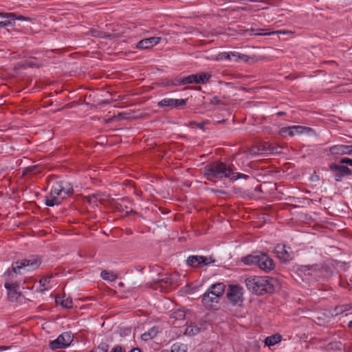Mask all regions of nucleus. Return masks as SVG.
I'll return each instance as SVG.
<instances>
[{
	"mask_svg": "<svg viewBox=\"0 0 352 352\" xmlns=\"http://www.w3.org/2000/svg\"><path fill=\"white\" fill-rule=\"evenodd\" d=\"M220 59L221 60H231L232 58H230V52H223L219 54Z\"/></svg>",
	"mask_w": 352,
	"mask_h": 352,
	"instance_id": "obj_43",
	"label": "nucleus"
},
{
	"mask_svg": "<svg viewBox=\"0 0 352 352\" xmlns=\"http://www.w3.org/2000/svg\"><path fill=\"white\" fill-rule=\"evenodd\" d=\"M188 99H175L166 98L157 102V106L160 108L168 107L170 109H177L179 107L185 106Z\"/></svg>",
	"mask_w": 352,
	"mask_h": 352,
	"instance_id": "obj_8",
	"label": "nucleus"
},
{
	"mask_svg": "<svg viewBox=\"0 0 352 352\" xmlns=\"http://www.w3.org/2000/svg\"><path fill=\"white\" fill-rule=\"evenodd\" d=\"M164 86H179L182 85V78H175L174 79H165L163 82Z\"/></svg>",
	"mask_w": 352,
	"mask_h": 352,
	"instance_id": "obj_32",
	"label": "nucleus"
},
{
	"mask_svg": "<svg viewBox=\"0 0 352 352\" xmlns=\"http://www.w3.org/2000/svg\"><path fill=\"white\" fill-rule=\"evenodd\" d=\"M348 145L336 144L333 145L329 148V151L331 155H348L349 151L348 150Z\"/></svg>",
	"mask_w": 352,
	"mask_h": 352,
	"instance_id": "obj_14",
	"label": "nucleus"
},
{
	"mask_svg": "<svg viewBox=\"0 0 352 352\" xmlns=\"http://www.w3.org/2000/svg\"><path fill=\"white\" fill-rule=\"evenodd\" d=\"M187 346L180 342L173 344L170 348V351L168 352H186Z\"/></svg>",
	"mask_w": 352,
	"mask_h": 352,
	"instance_id": "obj_31",
	"label": "nucleus"
},
{
	"mask_svg": "<svg viewBox=\"0 0 352 352\" xmlns=\"http://www.w3.org/2000/svg\"><path fill=\"white\" fill-rule=\"evenodd\" d=\"M233 173V165H228L220 161L209 163L204 168V175L209 181L230 178Z\"/></svg>",
	"mask_w": 352,
	"mask_h": 352,
	"instance_id": "obj_2",
	"label": "nucleus"
},
{
	"mask_svg": "<svg viewBox=\"0 0 352 352\" xmlns=\"http://www.w3.org/2000/svg\"><path fill=\"white\" fill-rule=\"evenodd\" d=\"M299 271L305 275L316 276L320 271V267L318 265H302L299 268Z\"/></svg>",
	"mask_w": 352,
	"mask_h": 352,
	"instance_id": "obj_16",
	"label": "nucleus"
},
{
	"mask_svg": "<svg viewBox=\"0 0 352 352\" xmlns=\"http://www.w3.org/2000/svg\"><path fill=\"white\" fill-rule=\"evenodd\" d=\"M73 335L71 332H64L58 336V340L62 344L64 348H66L70 345L73 340Z\"/></svg>",
	"mask_w": 352,
	"mask_h": 352,
	"instance_id": "obj_20",
	"label": "nucleus"
},
{
	"mask_svg": "<svg viewBox=\"0 0 352 352\" xmlns=\"http://www.w3.org/2000/svg\"><path fill=\"white\" fill-rule=\"evenodd\" d=\"M0 17L3 19H17L19 21H31L32 19L23 15H18L14 12H0Z\"/></svg>",
	"mask_w": 352,
	"mask_h": 352,
	"instance_id": "obj_21",
	"label": "nucleus"
},
{
	"mask_svg": "<svg viewBox=\"0 0 352 352\" xmlns=\"http://www.w3.org/2000/svg\"><path fill=\"white\" fill-rule=\"evenodd\" d=\"M16 274H17L12 271V267L11 269L8 268L3 274V278L6 280V283H12V281L16 277Z\"/></svg>",
	"mask_w": 352,
	"mask_h": 352,
	"instance_id": "obj_33",
	"label": "nucleus"
},
{
	"mask_svg": "<svg viewBox=\"0 0 352 352\" xmlns=\"http://www.w3.org/2000/svg\"><path fill=\"white\" fill-rule=\"evenodd\" d=\"M161 352H168V350H163Z\"/></svg>",
	"mask_w": 352,
	"mask_h": 352,
	"instance_id": "obj_59",
	"label": "nucleus"
},
{
	"mask_svg": "<svg viewBox=\"0 0 352 352\" xmlns=\"http://www.w3.org/2000/svg\"><path fill=\"white\" fill-rule=\"evenodd\" d=\"M99 33L100 32L96 30H90V35L92 36H95V37L99 36Z\"/></svg>",
	"mask_w": 352,
	"mask_h": 352,
	"instance_id": "obj_49",
	"label": "nucleus"
},
{
	"mask_svg": "<svg viewBox=\"0 0 352 352\" xmlns=\"http://www.w3.org/2000/svg\"><path fill=\"white\" fill-rule=\"evenodd\" d=\"M197 74H191L182 78V85L196 83L197 84Z\"/></svg>",
	"mask_w": 352,
	"mask_h": 352,
	"instance_id": "obj_34",
	"label": "nucleus"
},
{
	"mask_svg": "<svg viewBox=\"0 0 352 352\" xmlns=\"http://www.w3.org/2000/svg\"><path fill=\"white\" fill-rule=\"evenodd\" d=\"M245 285L248 290L257 295L264 293L272 294L275 292L278 281L271 276H250L245 279Z\"/></svg>",
	"mask_w": 352,
	"mask_h": 352,
	"instance_id": "obj_1",
	"label": "nucleus"
},
{
	"mask_svg": "<svg viewBox=\"0 0 352 352\" xmlns=\"http://www.w3.org/2000/svg\"><path fill=\"white\" fill-rule=\"evenodd\" d=\"M226 122V119H223L215 122V124H223Z\"/></svg>",
	"mask_w": 352,
	"mask_h": 352,
	"instance_id": "obj_53",
	"label": "nucleus"
},
{
	"mask_svg": "<svg viewBox=\"0 0 352 352\" xmlns=\"http://www.w3.org/2000/svg\"><path fill=\"white\" fill-rule=\"evenodd\" d=\"M63 197H60L57 196H47L45 198V203L47 206H54L55 205H59L61 204Z\"/></svg>",
	"mask_w": 352,
	"mask_h": 352,
	"instance_id": "obj_24",
	"label": "nucleus"
},
{
	"mask_svg": "<svg viewBox=\"0 0 352 352\" xmlns=\"http://www.w3.org/2000/svg\"><path fill=\"white\" fill-rule=\"evenodd\" d=\"M159 333L158 327H153L149 329L146 332L144 333L141 336V338L144 341H148L154 338Z\"/></svg>",
	"mask_w": 352,
	"mask_h": 352,
	"instance_id": "obj_22",
	"label": "nucleus"
},
{
	"mask_svg": "<svg viewBox=\"0 0 352 352\" xmlns=\"http://www.w3.org/2000/svg\"><path fill=\"white\" fill-rule=\"evenodd\" d=\"M6 349V347L0 346V351H3Z\"/></svg>",
	"mask_w": 352,
	"mask_h": 352,
	"instance_id": "obj_58",
	"label": "nucleus"
},
{
	"mask_svg": "<svg viewBox=\"0 0 352 352\" xmlns=\"http://www.w3.org/2000/svg\"><path fill=\"white\" fill-rule=\"evenodd\" d=\"M219 297L211 295L210 292L207 291L203 294L201 302L204 306L211 307L213 303H217L219 302Z\"/></svg>",
	"mask_w": 352,
	"mask_h": 352,
	"instance_id": "obj_15",
	"label": "nucleus"
},
{
	"mask_svg": "<svg viewBox=\"0 0 352 352\" xmlns=\"http://www.w3.org/2000/svg\"><path fill=\"white\" fill-rule=\"evenodd\" d=\"M56 302L60 303L64 308L70 309L73 307V301L70 298L66 299H60V298H56Z\"/></svg>",
	"mask_w": 352,
	"mask_h": 352,
	"instance_id": "obj_29",
	"label": "nucleus"
},
{
	"mask_svg": "<svg viewBox=\"0 0 352 352\" xmlns=\"http://www.w3.org/2000/svg\"><path fill=\"white\" fill-rule=\"evenodd\" d=\"M50 347L52 350H56L58 349H65L64 346H62V344H60V342L58 338L56 340L51 341L50 342Z\"/></svg>",
	"mask_w": 352,
	"mask_h": 352,
	"instance_id": "obj_38",
	"label": "nucleus"
},
{
	"mask_svg": "<svg viewBox=\"0 0 352 352\" xmlns=\"http://www.w3.org/2000/svg\"><path fill=\"white\" fill-rule=\"evenodd\" d=\"M210 104H221V101L217 96H214L210 99Z\"/></svg>",
	"mask_w": 352,
	"mask_h": 352,
	"instance_id": "obj_47",
	"label": "nucleus"
},
{
	"mask_svg": "<svg viewBox=\"0 0 352 352\" xmlns=\"http://www.w3.org/2000/svg\"><path fill=\"white\" fill-rule=\"evenodd\" d=\"M287 249H290V248H287L285 245L283 244H278L274 248V252L277 258L283 263H287L292 259V254Z\"/></svg>",
	"mask_w": 352,
	"mask_h": 352,
	"instance_id": "obj_10",
	"label": "nucleus"
},
{
	"mask_svg": "<svg viewBox=\"0 0 352 352\" xmlns=\"http://www.w3.org/2000/svg\"><path fill=\"white\" fill-rule=\"evenodd\" d=\"M199 330L200 329L197 326L191 324L186 327V333L190 336H193L198 333Z\"/></svg>",
	"mask_w": 352,
	"mask_h": 352,
	"instance_id": "obj_35",
	"label": "nucleus"
},
{
	"mask_svg": "<svg viewBox=\"0 0 352 352\" xmlns=\"http://www.w3.org/2000/svg\"><path fill=\"white\" fill-rule=\"evenodd\" d=\"M110 352H126L125 349L120 345L114 346Z\"/></svg>",
	"mask_w": 352,
	"mask_h": 352,
	"instance_id": "obj_46",
	"label": "nucleus"
},
{
	"mask_svg": "<svg viewBox=\"0 0 352 352\" xmlns=\"http://www.w3.org/2000/svg\"><path fill=\"white\" fill-rule=\"evenodd\" d=\"M129 352H141V351L139 348H133Z\"/></svg>",
	"mask_w": 352,
	"mask_h": 352,
	"instance_id": "obj_55",
	"label": "nucleus"
},
{
	"mask_svg": "<svg viewBox=\"0 0 352 352\" xmlns=\"http://www.w3.org/2000/svg\"><path fill=\"white\" fill-rule=\"evenodd\" d=\"M52 276H45L39 280L40 286L42 287L41 292H44L47 289V285L50 283Z\"/></svg>",
	"mask_w": 352,
	"mask_h": 352,
	"instance_id": "obj_36",
	"label": "nucleus"
},
{
	"mask_svg": "<svg viewBox=\"0 0 352 352\" xmlns=\"http://www.w3.org/2000/svg\"><path fill=\"white\" fill-rule=\"evenodd\" d=\"M4 286L8 290V299L12 302L16 301L21 296V293L17 291L19 287L18 283L16 282L5 283Z\"/></svg>",
	"mask_w": 352,
	"mask_h": 352,
	"instance_id": "obj_11",
	"label": "nucleus"
},
{
	"mask_svg": "<svg viewBox=\"0 0 352 352\" xmlns=\"http://www.w3.org/2000/svg\"><path fill=\"white\" fill-rule=\"evenodd\" d=\"M16 19H6V20L3 21L4 23H9L10 26H13L14 25V21Z\"/></svg>",
	"mask_w": 352,
	"mask_h": 352,
	"instance_id": "obj_50",
	"label": "nucleus"
},
{
	"mask_svg": "<svg viewBox=\"0 0 352 352\" xmlns=\"http://www.w3.org/2000/svg\"><path fill=\"white\" fill-rule=\"evenodd\" d=\"M282 339L281 336L278 334L272 335L271 336H268L265 340V343L267 346H274V344L280 342Z\"/></svg>",
	"mask_w": 352,
	"mask_h": 352,
	"instance_id": "obj_26",
	"label": "nucleus"
},
{
	"mask_svg": "<svg viewBox=\"0 0 352 352\" xmlns=\"http://www.w3.org/2000/svg\"><path fill=\"white\" fill-rule=\"evenodd\" d=\"M157 283L160 287L173 286L175 284L176 280L172 276H166L163 278L159 279Z\"/></svg>",
	"mask_w": 352,
	"mask_h": 352,
	"instance_id": "obj_25",
	"label": "nucleus"
},
{
	"mask_svg": "<svg viewBox=\"0 0 352 352\" xmlns=\"http://www.w3.org/2000/svg\"><path fill=\"white\" fill-rule=\"evenodd\" d=\"M63 184L60 183V182H57L55 184H53L51 192H50V196H57L62 197H63V187L61 185Z\"/></svg>",
	"mask_w": 352,
	"mask_h": 352,
	"instance_id": "obj_23",
	"label": "nucleus"
},
{
	"mask_svg": "<svg viewBox=\"0 0 352 352\" xmlns=\"http://www.w3.org/2000/svg\"><path fill=\"white\" fill-rule=\"evenodd\" d=\"M37 168H38V167L36 166H28L25 168V172L26 173H33L34 172L35 174H36L37 173L39 172L38 170L37 171Z\"/></svg>",
	"mask_w": 352,
	"mask_h": 352,
	"instance_id": "obj_45",
	"label": "nucleus"
},
{
	"mask_svg": "<svg viewBox=\"0 0 352 352\" xmlns=\"http://www.w3.org/2000/svg\"><path fill=\"white\" fill-rule=\"evenodd\" d=\"M227 298L232 305H241L243 300L242 287L236 285H229Z\"/></svg>",
	"mask_w": 352,
	"mask_h": 352,
	"instance_id": "obj_6",
	"label": "nucleus"
},
{
	"mask_svg": "<svg viewBox=\"0 0 352 352\" xmlns=\"http://www.w3.org/2000/svg\"><path fill=\"white\" fill-rule=\"evenodd\" d=\"M161 37L153 36L140 41L137 44V48L145 50L151 48L160 43Z\"/></svg>",
	"mask_w": 352,
	"mask_h": 352,
	"instance_id": "obj_12",
	"label": "nucleus"
},
{
	"mask_svg": "<svg viewBox=\"0 0 352 352\" xmlns=\"http://www.w3.org/2000/svg\"><path fill=\"white\" fill-rule=\"evenodd\" d=\"M312 131V129L307 126L300 125H294L287 127H283L280 129V133L283 134L287 133L289 136L293 137L296 135H300L305 133H309Z\"/></svg>",
	"mask_w": 352,
	"mask_h": 352,
	"instance_id": "obj_9",
	"label": "nucleus"
},
{
	"mask_svg": "<svg viewBox=\"0 0 352 352\" xmlns=\"http://www.w3.org/2000/svg\"><path fill=\"white\" fill-rule=\"evenodd\" d=\"M170 318L174 320L172 321L173 324L179 326L180 323L179 322L185 320L186 313L184 310L177 309L170 314Z\"/></svg>",
	"mask_w": 352,
	"mask_h": 352,
	"instance_id": "obj_19",
	"label": "nucleus"
},
{
	"mask_svg": "<svg viewBox=\"0 0 352 352\" xmlns=\"http://www.w3.org/2000/svg\"><path fill=\"white\" fill-rule=\"evenodd\" d=\"M225 287L226 286L223 283H217L210 286L208 290L210 292L211 295L216 296L219 298L223 294Z\"/></svg>",
	"mask_w": 352,
	"mask_h": 352,
	"instance_id": "obj_18",
	"label": "nucleus"
},
{
	"mask_svg": "<svg viewBox=\"0 0 352 352\" xmlns=\"http://www.w3.org/2000/svg\"><path fill=\"white\" fill-rule=\"evenodd\" d=\"M348 150L349 151V152L348 153V155H352V144L351 145H348Z\"/></svg>",
	"mask_w": 352,
	"mask_h": 352,
	"instance_id": "obj_54",
	"label": "nucleus"
},
{
	"mask_svg": "<svg viewBox=\"0 0 352 352\" xmlns=\"http://www.w3.org/2000/svg\"><path fill=\"white\" fill-rule=\"evenodd\" d=\"M220 192H221V194H225V192H224V191H220Z\"/></svg>",
	"mask_w": 352,
	"mask_h": 352,
	"instance_id": "obj_60",
	"label": "nucleus"
},
{
	"mask_svg": "<svg viewBox=\"0 0 352 352\" xmlns=\"http://www.w3.org/2000/svg\"><path fill=\"white\" fill-rule=\"evenodd\" d=\"M109 350V345L107 343H100L98 346L95 349L96 352H107Z\"/></svg>",
	"mask_w": 352,
	"mask_h": 352,
	"instance_id": "obj_42",
	"label": "nucleus"
},
{
	"mask_svg": "<svg viewBox=\"0 0 352 352\" xmlns=\"http://www.w3.org/2000/svg\"><path fill=\"white\" fill-rule=\"evenodd\" d=\"M257 251L253 252L252 253L248 254L245 256L241 257V261L245 265H256L258 258V254H256Z\"/></svg>",
	"mask_w": 352,
	"mask_h": 352,
	"instance_id": "obj_17",
	"label": "nucleus"
},
{
	"mask_svg": "<svg viewBox=\"0 0 352 352\" xmlns=\"http://www.w3.org/2000/svg\"><path fill=\"white\" fill-rule=\"evenodd\" d=\"M197 84H204L209 81L211 78V75L208 73L201 72L197 74Z\"/></svg>",
	"mask_w": 352,
	"mask_h": 352,
	"instance_id": "obj_30",
	"label": "nucleus"
},
{
	"mask_svg": "<svg viewBox=\"0 0 352 352\" xmlns=\"http://www.w3.org/2000/svg\"><path fill=\"white\" fill-rule=\"evenodd\" d=\"M215 260L211 256L191 255L186 259V265L193 268H200L214 263Z\"/></svg>",
	"mask_w": 352,
	"mask_h": 352,
	"instance_id": "obj_5",
	"label": "nucleus"
},
{
	"mask_svg": "<svg viewBox=\"0 0 352 352\" xmlns=\"http://www.w3.org/2000/svg\"><path fill=\"white\" fill-rule=\"evenodd\" d=\"M23 65H27L30 67H34L36 66V63H34V60H26L25 61V63H23Z\"/></svg>",
	"mask_w": 352,
	"mask_h": 352,
	"instance_id": "obj_48",
	"label": "nucleus"
},
{
	"mask_svg": "<svg viewBox=\"0 0 352 352\" xmlns=\"http://www.w3.org/2000/svg\"><path fill=\"white\" fill-rule=\"evenodd\" d=\"M100 195L98 194H92L87 197H86V201L89 204H96L98 201V197Z\"/></svg>",
	"mask_w": 352,
	"mask_h": 352,
	"instance_id": "obj_41",
	"label": "nucleus"
},
{
	"mask_svg": "<svg viewBox=\"0 0 352 352\" xmlns=\"http://www.w3.org/2000/svg\"><path fill=\"white\" fill-rule=\"evenodd\" d=\"M264 29H253L250 30V35H267L271 34V33L264 32Z\"/></svg>",
	"mask_w": 352,
	"mask_h": 352,
	"instance_id": "obj_40",
	"label": "nucleus"
},
{
	"mask_svg": "<svg viewBox=\"0 0 352 352\" xmlns=\"http://www.w3.org/2000/svg\"><path fill=\"white\" fill-rule=\"evenodd\" d=\"M348 326L349 328L352 329V320L349 322Z\"/></svg>",
	"mask_w": 352,
	"mask_h": 352,
	"instance_id": "obj_57",
	"label": "nucleus"
},
{
	"mask_svg": "<svg viewBox=\"0 0 352 352\" xmlns=\"http://www.w3.org/2000/svg\"><path fill=\"white\" fill-rule=\"evenodd\" d=\"M248 178H249V175L243 174V173H236L235 170L234 169V173L231 175V177H230V179L231 181H236L239 179H246Z\"/></svg>",
	"mask_w": 352,
	"mask_h": 352,
	"instance_id": "obj_37",
	"label": "nucleus"
},
{
	"mask_svg": "<svg viewBox=\"0 0 352 352\" xmlns=\"http://www.w3.org/2000/svg\"><path fill=\"white\" fill-rule=\"evenodd\" d=\"M256 254H258L259 259H257L256 266L258 267L259 269L265 272H270L275 268L274 260L267 253L257 251Z\"/></svg>",
	"mask_w": 352,
	"mask_h": 352,
	"instance_id": "obj_4",
	"label": "nucleus"
},
{
	"mask_svg": "<svg viewBox=\"0 0 352 352\" xmlns=\"http://www.w3.org/2000/svg\"><path fill=\"white\" fill-rule=\"evenodd\" d=\"M7 26H10L9 23H4L3 21H0V28H4Z\"/></svg>",
	"mask_w": 352,
	"mask_h": 352,
	"instance_id": "obj_52",
	"label": "nucleus"
},
{
	"mask_svg": "<svg viewBox=\"0 0 352 352\" xmlns=\"http://www.w3.org/2000/svg\"><path fill=\"white\" fill-rule=\"evenodd\" d=\"M101 276L103 279L111 281L114 280L116 278V275L105 270L101 272Z\"/></svg>",
	"mask_w": 352,
	"mask_h": 352,
	"instance_id": "obj_39",
	"label": "nucleus"
},
{
	"mask_svg": "<svg viewBox=\"0 0 352 352\" xmlns=\"http://www.w3.org/2000/svg\"><path fill=\"white\" fill-rule=\"evenodd\" d=\"M41 263L37 256H31L28 258L17 261L12 263V271L16 274H21V270L32 271L38 268Z\"/></svg>",
	"mask_w": 352,
	"mask_h": 352,
	"instance_id": "obj_3",
	"label": "nucleus"
},
{
	"mask_svg": "<svg viewBox=\"0 0 352 352\" xmlns=\"http://www.w3.org/2000/svg\"><path fill=\"white\" fill-rule=\"evenodd\" d=\"M190 124H196L199 129H204V123H196L195 122H190Z\"/></svg>",
	"mask_w": 352,
	"mask_h": 352,
	"instance_id": "obj_51",
	"label": "nucleus"
},
{
	"mask_svg": "<svg viewBox=\"0 0 352 352\" xmlns=\"http://www.w3.org/2000/svg\"><path fill=\"white\" fill-rule=\"evenodd\" d=\"M329 169L333 172V177L336 182H340L344 177L352 175V170L346 166L332 163Z\"/></svg>",
	"mask_w": 352,
	"mask_h": 352,
	"instance_id": "obj_7",
	"label": "nucleus"
},
{
	"mask_svg": "<svg viewBox=\"0 0 352 352\" xmlns=\"http://www.w3.org/2000/svg\"><path fill=\"white\" fill-rule=\"evenodd\" d=\"M230 58H234V60L238 62L243 60L244 62H248L250 57L247 55L241 54L238 52H230Z\"/></svg>",
	"mask_w": 352,
	"mask_h": 352,
	"instance_id": "obj_28",
	"label": "nucleus"
},
{
	"mask_svg": "<svg viewBox=\"0 0 352 352\" xmlns=\"http://www.w3.org/2000/svg\"><path fill=\"white\" fill-rule=\"evenodd\" d=\"M60 183L63 184V185H61L63 187L62 197H63V199L73 194V188L68 182L65 181H60Z\"/></svg>",
	"mask_w": 352,
	"mask_h": 352,
	"instance_id": "obj_27",
	"label": "nucleus"
},
{
	"mask_svg": "<svg viewBox=\"0 0 352 352\" xmlns=\"http://www.w3.org/2000/svg\"><path fill=\"white\" fill-rule=\"evenodd\" d=\"M285 112H283V111H279V112H278V113H277V116H281L285 115Z\"/></svg>",
	"mask_w": 352,
	"mask_h": 352,
	"instance_id": "obj_56",
	"label": "nucleus"
},
{
	"mask_svg": "<svg viewBox=\"0 0 352 352\" xmlns=\"http://www.w3.org/2000/svg\"><path fill=\"white\" fill-rule=\"evenodd\" d=\"M340 164H346L349 166H352V159L348 158V157H343L341 158L340 160Z\"/></svg>",
	"mask_w": 352,
	"mask_h": 352,
	"instance_id": "obj_44",
	"label": "nucleus"
},
{
	"mask_svg": "<svg viewBox=\"0 0 352 352\" xmlns=\"http://www.w3.org/2000/svg\"><path fill=\"white\" fill-rule=\"evenodd\" d=\"M274 148H272L267 144L255 146L250 148L249 153L252 155H259L263 153H274Z\"/></svg>",
	"mask_w": 352,
	"mask_h": 352,
	"instance_id": "obj_13",
	"label": "nucleus"
}]
</instances>
